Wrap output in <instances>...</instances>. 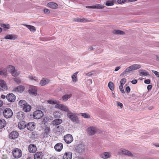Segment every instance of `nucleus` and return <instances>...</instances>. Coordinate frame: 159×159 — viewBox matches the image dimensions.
<instances>
[{"label":"nucleus","mask_w":159,"mask_h":159,"mask_svg":"<svg viewBox=\"0 0 159 159\" xmlns=\"http://www.w3.org/2000/svg\"><path fill=\"white\" fill-rule=\"evenodd\" d=\"M68 117L73 123L76 124H79L80 120L76 115V114L74 113L69 111L67 113Z\"/></svg>","instance_id":"1"},{"label":"nucleus","mask_w":159,"mask_h":159,"mask_svg":"<svg viewBox=\"0 0 159 159\" xmlns=\"http://www.w3.org/2000/svg\"><path fill=\"white\" fill-rule=\"evenodd\" d=\"M141 68V66L139 64H134L128 67L120 75V76H122L126 74V73L129 72L132 70L138 69Z\"/></svg>","instance_id":"2"},{"label":"nucleus","mask_w":159,"mask_h":159,"mask_svg":"<svg viewBox=\"0 0 159 159\" xmlns=\"http://www.w3.org/2000/svg\"><path fill=\"white\" fill-rule=\"evenodd\" d=\"M12 155L14 157L16 158H19L22 155L21 150L18 148H14L12 151Z\"/></svg>","instance_id":"3"},{"label":"nucleus","mask_w":159,"mask_h":159,"mask_svg":"<svg viewBox=\"0 0 159 159\" xmlns=\"http://www.w3.org/2000/svg\"><path fill=\"white\" fill-rule=\"evenodd\" d=\"M62 122V120L60 119H57L54 120L52 122V124L55 126L54 129H62L63 128L61 125H59Z\"/></svg>","instance_id":"4"},{"label":"nucleus","mask_w":159,"mask_h":159,"mask_svg":"<svg viewBox=\"0 0 159 159\" xmlns=\"http://www.w3.org/2000/svg\"><path fill=\"white\" fill-rule=\"evenodd\" d=\"M13 114L10 108H6L4 109L3 113L4 116L7 119L11 118Z\"/></svg>","instance_id":"5"},{"label":"nucleus","mask_w":159,"mask_h":159,"mask_svg":"<svg viewBox=\"0 0 159 159\" xmlns=\"http://www.w3.org/2000/svg\"><path fill=\"white\" fill-rule=\"evenodd\" d=\"M43 116V112L40 110H37L33 113V116L35 119H39L41 118Z\"/></svg>","instance_id":"6"},{"label":"nucleus","mask_w":159,"mask_h":159,"mask_svg":"<svg viewBox=\"0 0 159 159\" xmlns=\"http://www.w3.org/2000/svg\"><path fill=\"white\" fill-rule=\"evenodd\" d=\"M85 146L83 144H79L75 147V150L76 152L79 153H82L85 149Z\"/></svg>","instance_id":"7"},{"label":"nucleus","mask_w":159,"mask_h":159,"mask_svg":"<svg viewBox=\"0 0 159 159\" xmlns=\"http://www.w3.org/2000/svg\"><path fill=\"white\" fill-rule=\"evenodd\" d=\"M7 100L10 102H14L16 99L15 95L12 93H9L6 96Z\"/></svg>","instance_id":"8"},{"label":"nucleus","mask_w":159,"mask_h":159,"mask_svg":"<svg viewBox=\"0 0 159 159\" xmlns=\"http://www.w3.org/2000/svg\"><path fill=\"white\" fill-rule=\"evenodd\" d=\"M55 107L59 109L62 111L67 112H68V111H70L68 107L63 104H58L56 105L55 106Z\"/></svg>","instance_id":"9"},{"label":"nucleus","mask_w":159,"mask_h":159,"mask_svg":"<svg viewBox=\"0 0 159 159\" xmlns=\"http://www.w3.org/2000/svg\"><path fill=\"white\" fill-rule=\"evenodd\" d=\"M64 139L66 143L69 144L73 141V139L71 135L68 134L64 136Z\"/></svg>","instance_id":"10"},{"label":"nucleus","mask_w":159,"mask_h":159,"mask_svg":"<svg viewBox=\"0 0 159 159\" xmlns=\"http://www.w3.org/2000/svg\"><path fill=\"white\" fill-rule=\"evenodd\" d=\"M50 130H44L40 135V138L41 139L46 138L49 136Z\"/></svg>","instance_id":"11"},{"label":"nucleus","mask_w":159,"mask_h":159,"mask_svg":"<svg viewBox=\"0 0 159 159\" xmlns=\"http://www.w3.org/2000/svg\"><path fill=\"white\" fill-rule=\"evenodd\" d=\"M28 149L30 153H34L36 152L37 148L35 145L30 144L29 146Z\"/></svg>","instance_id":"12"},{"label":"nucleus","mask_w":159,"mask_h":159,"mask_svg":"<svg viewBox=\"0 0 159 159\" xmlns=\"http://www.w3.org/2000/svg\"><path fill=\"white\" fill-rule=\"evenodd\" d=\"M25 89V87L23 86L20 85L13 89V92H22Z\"/></svg>","instance_id":"13"},{"label":"nucleus","mask_w":159,"mask_h":159,"mask_svg":"<svg viewBox=\"0 0 159 159\" xmlns=\"http://www.w3.org/2000/svg\"><path fill=\"white\" fill-rule=\"evenodd\" d=\"M19 135L18 133L16 131H12L9 135V138L11 139H15L18 137Z\"/></svg>","instance_id":"14"},{"label":"nucleus","mask_w":159,"mask_h":159,"mask_svg":"<svg viewBox=\"0 0 159 159\" xmlns=\"http://www.w3.org/2000/svg\"><path fill=\"white\" fill-rule=\"evenodd\" d=\"M63 147L62 143H59L56 144L54 146V148L56 151L60 152L61 151L63 148Z\"/></svg>","instance_id":"15"},{"label":"nucleus","mask_w":159,"mask_h":159,"mask_svg":"<svg viewBox=\"0 0 159 159\" xmlns=\"http://www.w3.org/2000/svg\"><path fill=\"white\" fill-rule=\"evenodd\" d=\"M43 154L42 152H37L34 156V159H42Z\"/></svg>","instance_id":"16"},{"label":"nucleus","mask_w":159,"mask_h":159,"mask_svg":"<svg viewBox=\"0 0 159 159\" xmlns=\"http://www.w3.org/2000/svg\"><path fill=\"white\" fill-rule=\"evenodd\" d=\"M18 127L19 129H24L26 127V123L24 121H20L18 124Z\"/></svg>","instance_id":"17"},{"label":"nucleus","mask_w":159,"mask_h":159,"mask_svg":"<svg viewBox=\"0 0 159 159\" xmlns=\"http://www.w3.org/2000/svg\"><path fill=\"white\" fill-rule=\"evenodd\" d=\"M25 117V114L23 112L20 111L18 112L16 114V117L19 120H21L24 119Z\"/></svg>","instance_id":"18"},{"label":"nucleus","mask_w":159,"mask_h":159,"mask_svg":"<svg viewBox=\"0 0 159 159\" xmlns=\"http://www.w3.org/2000/svg\"><path fill=\"white\" fill-rule=\"evenodd\" d=\"M36 127V124L34 122L29 123L26 126L27 129H34Z\"/></svg>","instance_id":"19"},{"label":"nucleus","mask_w":159,"mask_h":159,"mask_svg":"<svg viewBox=\"0 0 159 159\" xmlns=\"http://www.w3.org/2000/svg\"><path fill=\"white\" fill-rule=\"evenodd\" d=\"M120 152L130 157H132L133 156L132 154L130 152L124 149H121L120 150Z\"/></svg>","instance_id":"20"},{"label":"nucleus","mask_w":159,"mask_h":159,"mask_svg":"<svg viewBox=\"0 0 159 159\" xmlns=\"http://www.w3.org/2000/svg\"><path fill=\"white\" fill-rule=\"evenodd\" d=\"M72 153L70 152H66L63 156V159H71Z\"/></svg>","instance_id":"21"},{"label":"nucleus","mask_w":159,"mask_h":159,"mask_svg":"<svg viewBox=\"0 0 159 159\" xmlns=\"http://www.w3.org/2000/svg\"><path fill=\"white\" fill-rule=\"evenodd\" d=\"M47 6L53 9H56L58 7V5L56 3L51 2L48 3Z\"/></svg>","instance_id":"22"},{"label":"nucleus","mask_w":159,"mask_h":159,"mask_svg":"<svg viewBox=\"0 0 159 159\" xmlns=\"http://www.w3.org/2000/svg\"><path fill=\"white\" fill-rule=\"evenodd\" d=\"M110 154L109 152H105L101 154L100 155V157L104 158L106 159L110 157Z\"/></svg>","instance_id":"23"},{"label":"nucleus","mask_w":159,"mask_h":159,"mask_svg":"<svg viewBox=\"0 0 159 159\" xmlns=\"http://www.w3.org/2000/svg\"><path fill=\"white\" fill-rule=\"evenodd\" d=\"M29 93L33 94H35L37 93V90L36 87L34 86H32L29 89Z\"/></svg>","instance_id":"24"},{"label":"nucleus","mask_w":159,"mask_h":159,"mask_svg":"<svg viewBox=\"0 0 159 159\" xmlns=\"http://www.w3.org/2000/svg\"><path fill=\"white\" fill-rule=\"evenodd\" d=\"M0 86L5 90L7 89V87L5 82L3 80H0Z\"/></svg>","instance_id":"25"},{"label":"nucleus","mask_w":159,"mask_h":159,"mask_svg":"<svg viewBox=\"0 0 159 159\" xmlns=\"http://www.w3.org/2000/svg\"><path fill=\"white\" fill-rule=\"evenodd\" d=\"M17 38L15 34H9L6 36L5 39H8L10 40H14Z\"/></svg>","instance_id":"26"},{"label":"nucleus","mask_w":159,"mask_h":159,"mask_svg":"<svg viewBox=\"0 0 159 159\" xmlns=\"http://www.w3.org/2000/svg\"><path fill=\"white\" fill-rule=\"evenodd\" d=\"M49 81V80L48 79L43 78L40 81L39 84L41 86H43L48 84Z\"/></svg>","instance_id":"27"},{"label":"nucleus","mask_w":159,"mask_h":159,"mask_svg":"<svg viewBox=\"0 0 159 159\" xmlns=\"http://www.w3.org/2000/svg\"><path fill=\"white\" fill-rule=\"evenodd\" d=\"M139 72L140 76H147L149 75L148 72L145 70H139Z\"/></svg>","instance_id":"28"},{"label":"nucleus","mask_w":159,"mask_h":159,"mask_svg":"<svg viewBox=\"0 0 159 159\" xmlns=\"http://www.w3.org/2000/svg\"><path fill=\"white\" fill-rule=\"evenodd\" d=\"M24 107H23L22 109L25 112L29 111L31 109V106L28 104L27 103L26 105H25Z\"/></svg>","instance_id":"29"},{"label":"nucleus","mask_w":159,"mask_h":159,"mask_svg":"<svg viewBox=\"0 0 159 159\" xmlns=\"http://www.w3.org/2000/svg\"><path fill=\"white\" fill-rule=\"evenodd\" d=\"M24 25L27 27L31 31L34 32L36 31L35 27L33 26L26 24Z\"/></svg>","instance_id":"30"},{"label":"nucleus","mask_w":159,"mask_h":159,"mask_svg":"<svg viewBox=\"0 0 159 159\" xmlns=\"http://www.w3.org/2000/svg\"><path fill=\"white\" fill-rule=\"evenodd\" d=\"M6 125V122L3 119H0V129L3 128Z\"/></svg>","instance_id":"31"},{"label":"nucleus","mask_w":159,"mask_h":159,"mask_svg":"<svg viewBox=\"0 0 159 159\" xmlns=\"http://www.w3.org/2000/svg\"><path fill=\"white\" fill-rule=\"evenodd\" d=\"M87 133L89 136H91L94 135L96 132V130H86Z\"/></svg>","instance_id":"32"},{"label":"nucleus","mask_w":159,"mask_h":159,"mask_svg":"<svg viewBox=\"0 0 159 159\" xmlns=\"http://www.w3.org/2000/svg\"><path fill=\"white\" fill-rule=\"evenodd\" d=\"M26 103L27 102L25 100H21L19 102V105L21 108H22L23 107H24L25 105H26Z\"/></svg>","instance_id":"33"},{"label":"nucleus","mask_w":159,"mask_h":159,"mask_svg":"<svg viewBox=\"0 0 159 159\" xmlns=\"http://www.w3.org/2000/svg\"><path fill=\"white\" fill-rule=\"evenodd\" d=\"M113 33L116 34H125L124 32L119 30H115L113 31Z\"/></svg>","instance_id":"34"},{"label":"nucleus","mask_w":159,"mask_h":159,"mask_svg":"<svg viewBox=\"0 0 159 159\" xmlns=\"http://www.w3.org/2000/svg\"><path fill=\"white\" fill-rule=\"evenodd\" d=\"M72 96L71 94L65 95L62 96V99L63 101H66L67 100L70 98Z\"/></svg>","instance_id":"35"},{"label":"nucleus","mask_w":159,"mask_h":159,"mask_svg":"<svg viewBox=\"0 0 159 159\" xmlns=\"http://www.w3.org/2000/svg\"><path fill=\"white\" fill-rule=\"evenodd\" d=\"M48 102L51 104H57L59 103L58 101L55 100H50L48 101Z\"/></svg>","instance_id":"36"},{"label":"nucleus","mask_w":159,"mask_h":159,"mask_svg":"<svg viewBox=\"0 0 159 159\" xmlns=\"http://www.w3.org/2000/svg\"><path fill=\"white\" fill-rule=\"evenodd\" d=\"M78 73V72H76L73 74L72 75L71 78L73 82H76L77 81V75Z\"/></svg>","instance_id":"37"},{"label":"nucleus","mask_w":159,"mask_h":159,"mask_svg":"<svg viewBox=\"0 0 159 159\" xmlns=\"http://www.w3.org/2000/svg\"><path fill=\"white\" fill-rule=\"evenodd\" d=\"M79 115L85 118H90V117L89 115L85 113H80Z\"/></svg>","instance_id":"38"},{"label":"nucleus","mask_w":159,"mask_h":159,"mask_svg":"<svg viewBox=\"0 0 159 159\" xmlns=\"http://www.w3.org/2000/svg\"><path fill=\"white\" fill-rule=\"evenodd\" d=\"M32 137L34 139H37L39 137V134L37 132L33 131L32 132Z\"/></svg>","instance_id":"39"},{"label":"nucleus","mask_w":159,"mask_h":159,"mask_svg":"<svg viewBox=\"0 0 159 159\" xmlns=\"http://www.w3.org/2000/svg\"><path fill=\"white\" fill-rule=\"evenodd\" d=\"M8 71L11 73L15 70V67L9 65L8 68Z\"/></svg>","instance_id":"40"},{"label":"nucleus","mask_w":159,"mask_h":159,"mask_svg":"<svg viewBox=\"0 0 159 159\" xmlns=\"http://www.w3.org/2000/svg\"><path fill=\"white\" fill-rule=\"evenodd\" d=\"M53 115L55 118H59L61 117V114L58 111H56L54 112Z\"/></svg>","instance_id":"41"},{"label":"nucleus","mask_w":159,"mask_h":159,"mask_svg":"<svg viewBox=\"0 0 159 159\" xmlns=\"http://www.w3.org/2000/svg\"><path fill=\"white\" fill-rule=\"evenodd\" d=\"M11 74L13 76H17L20 74V72L18 70H15Z\"/></svg>","instance_id":"42"},{"label":"nucleus","mask_w":159,"mask_h":159,"mask_svg":"<svg viewBox=\"0 0 159 159\" xmlns=\"http://www.w3.org/2000/svg\"><path fill=\"white\" fill-rule=\"evenodd\" d=\"M28 78L31 80H34V81H38V78L32 75H30L28 76Z\"/></svg>","instance_id":"43"},{"label":"nucleus","mask_w":159,"mask_h":159,"mask_svg":"<svg viewBox=\"0 0 159 159\" xmlns=\"http://www.w3.org/2000/svg\"><path fill=\"white\" fill-rule=\"evenodd\" d=\"M108 87L111 90L113 91L114 89V84L111 81L109 82L108 84Z\"/></svg>","instance_id":"44"},{"label":"nucleus","mask_w":159,"mask_h":159,"mask_svg":"<svg viewBox=\"0 0 159 159\" xmlns=\"http://www.w3.org/2000/svg\"><path fill=\"white\" fill-rule=\"evenodd\" d=\"M0 26L2 27L8 29H9L10 27V25L8 24H1Z\"/></svg>","instance_id":"45"},{"label":"nucleus","mask_w":159,"mask_h":159,"mask_svg":"<svg viewBox=\"0 0 159 159\" xmlns=\"http://www.w3.org/2000/svg\"><path fill=\"white\" fill-rule=\"evenodd\" d=\"M102 6L101 5H98L97 6H95V7H91V6H88L86 7V8H102Z\"/></svg>","instance_id":"46"},{"label":"nucleus","mask_w":159,"mask_h":159,"mask_svg":"<svg viewBox=\"0 0 159 159\" xmlns=\"http://www.w3.org/2000/svg\"><path fill=\"white\" fill-rule=\"evenodd\" d=\"M126 80L125 78H124L121 79L120 82V85L123 86L125 83Z\"/></svg>","instance_id":"47"},{"label":"nucleus","mask_w":159,"mask_h":159,"mask_svg":"<svg viewBox=\"0 0 159 159\" xmlns=\"http://www.w3.org/2000/svg\"><path fill=\"white\" fill-rule=\"evenodd\" d=\"M106 5L107 6H111L114 5L113 2L111 1H107V2Z\"/></svg>","instance_id":"48"},{"label":"nucleus","mask_w":159,"mask_h":159,"mask_svg":"<svg viewBox=\"0 0 159 159\" xmlns=\"http://www.w3.org/2000/svg\"><path fill=\"white\" fill-rule=\"evenodd\" d=\"M14 80L17 84H19L20 83L21 81L20 80L17 78H15L14 79Z\"/></svg>","instance_id":"49"},{"label":"nucleus","mask_w":159,"mask_h":159,"mask_svg":"<svg viewBox=\"0 0 159 159\" xmlns=\"http://www.w3.org/2000/svg\"><path fill=\"white\" fill-rule=\"evenodd\" d=\"M60 130H54V132L55 133L56 135L58 136L60 135L61 132Z\"/></svg>","instance_id":"50"},{"label":"nucleus","mask_w":159,"mask_h":159,"mask_svg":"<svg viewBox=\"0 0 159 159\" xmlns=\"http://www.w3.org/2000/svg\"><path fill=\"white\" fill-rule=\"evenodd\" d=\"M119 89L122 93H125V91H124V89H123V86L120 85L119 86Z\"/></svg>","instance_id":"51"},{"label":"nucleus","mask_w":159,"mask_h":159,"mask_svg":"<svg viewBox=\"0 0 159 159\" xmlns=\"http://www.w3.org/2000/svg\"><path fill=\"white\" fill-rule=\"evenodd\" d=\"M116 104L117 106L120 107L121 108L123 107L122 104L119 102L117 101L116 102Z\"/></svg>","instance_id":"52"},{"label":"nucleus","mask_w":159,"mask_h":159,"mask_svg":"<svg viewBox=\"0 0 159 159\" xmlns=\"http://www.w3.org/2000/svg\"><path fill=\"white\" fill-rule=\"evenodd\" d=\"M76 21L82 22L83 21L86 22L87 21V20H86V19H77L76 20Z\"/></svg>","instance_id":"53"},{"label":"nucleus","mask_w":159,"mask_h":159,"mask_svg":"<svg viewBox=\"0 0 159 159\" xmlns=\"http://www.w3.org/2000/svg\"><path fill=\"white\" fill-rule=\"evenodd\" d=\"M43 11L45 14H48L50 12V10L48 9H44Z\"/></svg>","instance_id":"54"},{"label":"nucleus","mask_w":159,"mask_h":159,"mask_svg":"<svg viewBox=\"0 0 159 159\" xmlns=\"http://www.w3.org/2000/svg\"><path fill=\"white\" fill-rule=\"evenodd\" d=\"M97 129V127L95 126H89L88 128V129Z\"/></svg>","instance_id":"55"},{"label":"nucleus","mask_w":159,"mask_h":159,"mask_svg":"<svg viewBox=\"0 0 159 159\" xmlns=\"http://www.w3.org/2000/svg\"><path fill=\"white\" fill-rule=\"evenodd\" d=\"M152 71L153 73L157 76L158 77L159 76V72L157 71L152 70Z\"/></svg>","instance_id":"56"},{"label":"nucleus","mask_w":159,"mask_h":159,"mask_svg":"<svg viewBox=\"0 0 159 159\" xmlns=\"http://www.w3.org/2000/svg\"><path fill=\"white\" fill-rule=\"evenodd\" d=\"M130 88L129 86H127L125 89V92L127 93H129L130 91Z\"/></svg>","instance_id":"57"},{"label":"nucleus","mask_w":159,"mask_h":159,"mask_svg":"<svg viewBox=\"0 0 159 159\" xmlns=\"http://www.w3.org/2000/svg\"><path fill=\"white\" fill-rule=\"evenodd\" d=\"M6 71L5 70H2L0 71V75H5L6 73Z\"/></svg>","instance_id":"58"},{"label":"nucleus","mask_w":159,"mask_h":159,"mask_svg":"<svg viewBox=\"0 0 159 159\" xmlns=\"http://www.w3.org/2000/svg\"><path fill=\"white\" fill-rule=\"evenodd\" d=\"M125 1V0H117V2L119 4H121L124 3Z\"/></svg>","instance_id":"59"},{"label":"nucleus","mask_w":159,"mask_h":159,"mask_svg":"<svg viewBox=\"0 0 159 159\" xmlns=\"http://www.w3.org/2000/svg\"><path fill=\"white\" fill-rule=\"evenodd\" d=\"M144 82L146 84H149L150 83V80L149 79H147L144 81Z\"/></svg>","instance_id":"60"},{"label":"nucleus","mask_w":159,"mask_h":159,"mask_svg":"<svg viewBox=\"0 0 159 159\" xmlns=\"http://www.w3.org/2000/svg\"><path fill=\"white\" fill-rule=\"evenodd\" d=\"M103 50L102 49H98L96 52V53L97 54H99L101 53L102 52Z\"/></svg>","instance_id":"61"},{"label":"nucleus","mask_w":159,"mask_h":159,"mask_svg":"<svg viewBox=\"0 0 159 159\" xmlns=\"http://www.w3.org/2000/svg\"><path fill=\"white\" fill-rule=\"evenodd\" d=\"M131 83L133 84H135L137 82V80H133L131 81Z\"/></svg>","instance_id":"62"},{"label":"nucleus","mask_w":159,"mask_h":159,"mask_svg":"<svg viewBox=\"0 0 159 159\" xmlns=\"http://www.w3.org/2000/svg\"><path fill=\"white\" fill-rule=\"evenodd\" d=\"M152 88V86L151 85H149L147 86V89L149 91Z\"/></svg>","instance_id":"63"},{"label":"nucleus","mask_w":159,"mask_h":159,"mask_svg":"<svg viewBox=\"0 0 159 159\" xmlns=\"http://www.w3.org/2000/svg\"><path fill=\"white\" fill-rule=\"evenodd\" d=\"M93 46L89 47L88 48V50L89 51H92L93 49Z\"/></svg>","instance_id":"64"}]
</instances>
